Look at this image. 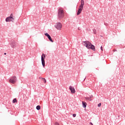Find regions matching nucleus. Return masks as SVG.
<instances>
[{
	"label": "nucleus",
	"instance_id": "nucleus-1",
	"mask_svg": "<svg viewBox=\"0 0 125 125\" xmlns=\"http://www.w3.org/2000/svg\"><path fill=\"white\" fill-rule=\"evenodd\" d=\"M83 45L86 46L88 49H92L93 51H95V46L88 41H85L83 42Z\"/></svg>",
	"mask_w": 125,
	"mask_h": 125
},
{
	"label": "nucleus",
	"instance_id": "nucleus-2",
	"mask_svg": "<svg viewBox=\"0 0 125 125\" xmlns=\"http://www.w3.org/2000/svg\"><path fill=\"white\" fill-rule=\"evenodd\" d=\"M64 16H65V13L64 12V10L62 9V8H60L58 11V18L59 20H61L64 18Z\"/></svg>",
	"mask_w": 125,
	"mask_h": 125
},
{
	"label": "nucleus",
	"instance_id": "nucleus-3",
	"mask_svg": "<svg viewBox=\"0 0 125 125\" xmlns=\"http://www.w3.org/2000/svg\"><path fill=\"white\" fill-rule=\"evenodd\" d=\"M83 5H84V1L83 0H81V5L79 6L78 10L77 12V15H80L83 9Z\"/></svg>",
	"mask_w": 125,
	"mask_h": 125
},
{
	"label": "nucleus",
	"instance_id": "nucleus-4",
	"mask_svg": "<svg viewBox=\"0 0 125 125\" xmlns=\"http://www.w3.org/2000/svg\"><path fill=\"white\" fill-rule=\"evenodd\" d=\"M15 19L13 18V14H11L10 16L7 17L5 19L6 22H14Z\"/></svg>",
	"mask_w": 125,
	"mask_h": 125
},
{
	"label": "nucleus",
	"instance_id": "nucleus-5",
	"mask_svg": "<svg viewBox=\"0 0 125 125\" xmlns=\"http://www.w3.org/2000/svg\"><path fill=\"white\" fill-rule=\"evenodd\" d=\"M9 83H13L14 84V83H16V82H17V78H16V76H14L12 77H11V79L9 80Z\"/></svg>",
	"mask_w": 125,
	"mask_h": 125
},
{
	"label": "nucleus",
	"instance_id": "nucleus-6",
	"mask_svg": "<svg viewBox=\"0 0 125 125\" xmlns=\"http://www.w3.org/2000/svg\"><path fill=\"white\" fill-rule=\"evenodd\" d=\"M44 59H45V55L44 54H42V63L43 67H44L45 66V62H44Z\"/></svg>",
	"mask_w": 125,
	"mask_h": 125
},
{
	"label": "nucleus",
	"instance_id": "nucleus-7",
	"mask_svg": "<svg viewBox=\"0 0 125 125\" xmlns=\"http://www.w3.org/2000/svg\"><path fill=\"white\" fill-rule=\"evenodd\" d=\"M55 27L57 30H60L62 29V24L61 22H57L56 24Z\"/></svg>",
	"mask_w": 125,
	"mask_h": 125
},
{
	"label": "nucleus",
	"instance_id": "nucleus-8",
	"mask_svg": "<svg viewBox=\"0 0 125 125\" xmlns=\"http://www.w3.org/2000/svg\"><path fill=\"white\" fill-rule=\"evenodd\" d=\"M45 36H46V37H47L48 39L51 42H53V40H52V39H51V37H50V35H49L48 33H45Z\"/></svg>",
	"mask_w": 125,
	"mask_h": 125
},
{
	"label": "nucleus",
	"instance_id": "nucleus-9",
	"mask_svg": "<svg viewBox=\"0 0 125 125\" xmlns=\"http://www.w3.org/2000/svg\"><path fill=\"white\" fill-rule=\"evenodd\" d=\"M69 89L71 90V93H75L76 92V91L75 90V88L73 87V86H70L69 87Z\"/></svg>",
	"mask_w": 125,
	"mask_h": 125
},
{
	"label": "nucleus",
	"instance_id": "nucleus-10",
	"mask_svg": "<svg viewBox=\"0 0 125 125\" xmlns=\"http://www.w3.org/2000/svg\"><path fill=\"white\" fill-rule=\"evenodd\" d=\"M11 45L13 48H15L16 47V42H13L11 44Z\"/></svg>",
	"mask_w": 125,
	"mask_h": 125
},
{
	"label": "nucleus",
	"instance_id": "nucleus-11",
	"mask_svg": "<svg viewBox=\"0 0 125 125\" xmlns=\"http://www.w3.org/2000/svg\"><path fill=\"white\" fill-rule=\"evenodd\" d=\"M82 104L83 108H86V105H87L86 103L84 102H82Z\"/></svg>",
	"mask_w": 125,
	"mask_h": 125
},
{
	"label": "nucleus",
	"instance_id": "nucleus-12",
	"mask_svg": "<svg viewBox=\"0 0 125 125\" xmlns=\"http://www.w3.org/2000/svg\"><path fill=\"white\" fill-rule=\"evenodd\" d=\"M92 97H93V96H91L90 97H87L85 98V99H86V100H89L90 101H91V98H92Z\"/></svg>",
	"mask_w": 125,
	"mask_h": 125
},
{
	"label": "nucleus",
	"instance_id": "nucleus-13",
	"mask_svg": "<svg viewBox=\"0 0 125 125\" xmlns=\"http://www.w3.org/2000/svg\"><path fill=\"white\" fill-rule=\"evenodd\" d=\"M40 79H41V80H42V81L44 82V83H46V80H45L44 78H42L40 77Z\"/></svg>",
	"mask_w": 125,
	"mask_h": 125
},
{
	"label": "nucleus",
	"instance_id": "nucleus-14",
	"mask_svg": "<svg viewBox=\"0 0 125 125\" xmlns=\"http://www.w3.org/2000/svg\"><path fill=\"white\" fill-rule=\"evenodd\" d=\"M37 110H41V106L40 105H38L36 107Z\"/></svg>",
	"mask_w": 125,
	"mask_h": 125
},
{
	"label": "nucleus",
	"instance_id": "nucleus-15",
	"mask_svg": "<svg viewBox=\"0 0 125 125\" xmlns=\"http://www.w3.org/2000/svg\"><path fill=\"white\" fill-rule=\"evenodd\" d=\"M17 102V100L16 99H14L13 100V103H16Z\"/></svg>",
	"mask_w": 125,
	"mask_h": 125
},
{
	"label": "nucleus",
	"instance_id": "nucleus-16",
	"mask_svg": "<svg viewBox=\"0 0 125 125\" xmlns=\"http://www.w3.org/2000/svg\"><path fill=\"white\" fill-rule=\"evenodd\" d=\"M76 116H77V114H73V117H74V118H76Z\"/></svg>",
	"mask_w": 125,
	"mask_h": 125
},
{
	"label": "nucleus",
	"instance_id": "nucleus-17",
	"mask_svg": "<svg viewBox=\"0 0 125 125\" xmlns=\"http://www.w3.org/2000/svg\"><path fill=\"white\" fill-rule=\"evenodd\" d=\"M93 32H94V34H96V30L94 29Z\"/></svg>",
	"mask_w": 125,
	"mask_h": 125
},
{
	"label": "nucleus",
	"instance_id": "nucleus-18",
	"mask_svg": "<svg viewBox=\"0 0 125 125\" xmlns=\"http://www.w3.org/2000/svg\"><path fill=\"white\" fill-rule=\"evenodd\" d=\"M98 106L101 107V103H100L98 104Z\"/></svg>",
	"mask_w": 125,
	"mask_h": 125
},
{
	"label": "nucleus",
	"instance_id": "nucleus-19",
	"mask_svg": "<svg viewBox=\"0 0 125 125\" xmlns=\"http://www.w3.org/2000/svg\"><path fill=\"white\" fill-rule=\"evenodd\" d=\"M55 125H59V123H58V122H56V123H55Z\"/></svg>",
	"mask_w": 125,
	"mask_h": 125
},
{
	"label": "nucleus",
	"instance_id": "nucleus-20",
	"mask_svg": "<svg viewBox=\"0 0 125 125\" xmlns=\"http://www.w3.org/2000/svg\"><path fill=\"white\" fill-rule=\"evenodd\" d=\"M101 49L102 50V51H103V47L102 46L101 47Z\"/></svg>",
	"mask_w": 125,
	"mask_h": 125
},
{
	"label": "nucleus",
	"instance_id": "nucleus-21",
	"mask_svg": "<svg viewBox=\"0 0 125 125\" xmlns=\"http://www.w3.org/2000/svg\"><path fill=\"white\" fill-rule=\"evenodd\" d=\"M90 125H93V124L92 123H91V122L90 123Z\"/></svg>",
	"mask_w": 125,
	"mask_h": 125
},
{
	"label": "nucleus",
	"instance_id": "nucleus-22",
	"mask_svg": "<svg viewBox=\"0 0 125 125\" xmlns=\"http://www.w3.org/2000/svg\"><path fill=\"white\" fill-rule=\"evenodd\" d=\"M4 55H6V53H4Z\"/></svg>",
	"mask_w": 125,
	"mask_h": 125
}]
</instances>
